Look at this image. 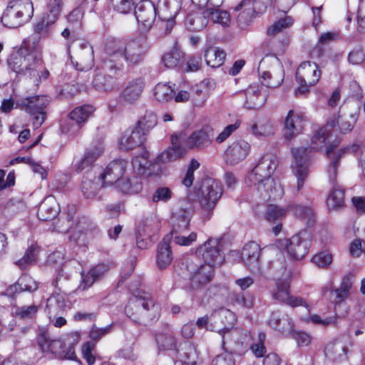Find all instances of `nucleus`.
<instances>
[{
    "instance_id": "obj_3",
    "label": "nucleus",
    "mask_w": 365,
    "mask_h": 365,
    "mask_svg": "<svg viewBox=\"0 0 365 365\" xmlns=\"http://www.w3.org/2000/svg\"><path fill=\"white\" fill-rule=\"evenodd\" d=\"M276 158L271 155L262 156L254 168L245 178V183L250 187H255L263 198L277 199L282 197L283 188L278 180L272 178L276 170Z\"/></svg>"
},
{
    "instance_id": "obj_12",
    "label": "nucleus",
    "mask_w": 365,
    "mask_h": 365,
    "mask_svg": "<svg viewBox=\"0 0 365 365\" xmlns=\"http://www.w3.org/2000/svg\"><path fill=\"white\" fill-rule=\"evenodd\" d=\"M94 110L95 108L91 105L76 107L69 113V120L61 124L62 132L70 135L77 134Z\"/></svg>"
},
{
    "instance_id": "obj_40",
    "label": "nucleus",
    "mask_w": 365,
    "mask_h": 365,
    "mask_svg": "<svg viewBox=\"0 0 365 365\" xmlns=\"http://www.w3.org/2000/svg\"><path fill=\"white\" fill-rule=\"evenodd\" d=\"M346 347L341 341L329 343L324 349L327 357L334 361H342L346 359Z\"/></svg>"
},
{
    "instance_id": "obj_63",
    "label": "nucleus",
    "mask_w": 365,
    "mask_h": 365,
    "mask_svg": "<svg viewBox=\"0 0 365 365\" xmlns=\"http://www.w3.org/2000/svg\"><path fill=\"white\" fill-rule=\"evenodd\" d=\"M115 323L113 322L108 326L99 328L93 324L91 329L89 336L95 341H98L101 339L106 335L112 332Z\"/></svg>"
},
{
    "instance_id": "obj_27",
    "label": "nucleus",
    "mask_w": 365,
    "mask_h": 365,
    "mask_svg": "<svg viewBox=\"0 0 365 365\" xmlns=\"http://www.w3.org/2000/svg\"><path fill=\"white\" fill-rule=\"evenodd\" d=\"M145 86V82L142 78H136L130 81L124 88L121 98L128 103L135 102L140 96Z\"/></svg>"
},
{
    "instance_id": "obj_55",
    "label": "nucleus",
    "mask_w": 365,
    "mask_h": 365,
    "mask_svg": "<svg viewBox=\"0 0 365 365\" xmlns=\"http://www.w3.org/2000/svg\"><path fill=\"white\" fill-rule=\"evenodd\" d=\"M294 21L291 16H286L282 18L272 24L267 29V34L268 36H277L292 26Z\"/></svg>"
},
{
    "instance_id": "obj_41",
    "label": "nucleus",
    "mask_w": 365,
    "mask_h": 365,
    "mask_svg": "<svg viewBox=\"0 0 365 365\" xmlns=\"http://www.w3.org/2000/svg\"><path fill=\"white\" fill-rule=\"evenodd\" d=\"M204 58L207 66L212 68H218L223 64L226 53L223 50L209 47L205 51Z\"/></svg>"
},
{
    "instance_id": "obj_2",
    "label": "nucleus",
    "mask_w": 365,
    "mask_h": 365,
    "mask_svg": "<svg viewBox=\"0 0 365 365\" xmlns=\"http://www.w3.org/2000/svg\"><path fill=\"white\" fill-rule=\"evenodd\" d=\"M148 48L147 40L143 36L129 40L123 48L117 41H108L105 46L108 58L103 61V68L110 72L120 70L121 64L118 61L123 57L128 66H137L143 61Z\"/></svg>"
},
{
    "instance_id": "obj_35",
    "label": "nucleus",
    "mask_w": 365,
    "mask_h": 365,
    "mask_svg": "<svg viewBox=\"0 0 365 365\" xmlns=\"http://www.w3.org/2000/svg\"><path fill=\"white\" fill-rule=\"evenodd\" d=\"M103 186L102 181H99L98 178H96L92 173H86L83 178L81 190L86 198L93 199L96 196L100 187Z\"/></svg>"
},
{
    "instance_id": "obj_58",
    "label": "nucleus",
    "mask_w": 365,
    "mask_h": 365,
    "mask_svg": "<svg viewBox=\"0 0 365 365\" xmlns=\"http://www.w3.org/2000/svg\"><path fill=\"white\" fill-rule=\"evenodd\" d=\"M173 193L172 190L168 187H158L152 195L151 200L153 202H168L172 197Z\"/></svg>"
},
{
    "instance_id": "obj_24",
    "label": "nucleus",
    "mask_w": 365,
    "mask_h": 365,
    "mask_svg": "<svg viewBox=\"0 0 365 365\" xmlns=\"http://www.w3.org/2000/svg\"><path fill=\"white\" fill-rule=\"evenodd\" d=\"M178 138L172 136V146L163 151L155 159L157 163H166L173 162L183 158L187 150L178 144Z\"/></svg>"
},
{
    "instance_id": "obj_17",
    "label": "nucleus",
    "mask_w": 365,
    "mask_h": 365,
    "mask_svg": "<svg viewBox=\"0 0 365 365\" xmlns=\"http://www.w3.org/2000/svg\"><path fill=\"white\" fill-rule=\"evenodd\" d=\"M272 298L282 303H286L292 307L306 306L302 298L290 296L289 284L286 280L277 279L276 287L272 292Z\"/></svg>"
},
{
    "instance_id": "obj_47",
    "label": "nucleus",
    "mask_w": 365,
    "mask_h": 365,
    "mask_svg": "<svg viewBox=\"0 0 365 365\" xmlns=\"http://www.w3.org/2000/svg\"><path fill=\"white\" fill-rule=\"evenodd\" d=\"M289 212V209H288V205L287 207H281L270 204L267 206L264 212V218L269 222H275L284 217Z\"/></svg>"
},
{
    "instance_id": "obj_14",
    "label": "nucleus",
    "mask_w": 365,
    "mask_h": 365,
    "mask_svg": "<svg viewBox=\"0 0 365 365\" xmlns=\"http://www.w3.org/2000/svg\"><path fill=\"white\" fill-rule=\"evenodd\" d=\"M128 166V162L119 159L110 162L98 176V180L102 181V185L118 183L125 173Z\"/></svg>"
},
{
    "instance_id": "obj_60",
    "label": "nucleus",
    "mask_w": 365,
    "mask_h": 365,
    "mask_svg": "<svg viewBox=\"0 0 365 365\" xmlns=\"http://www.w3.org/2000/svg\"><path fill=\"white\" fill-rule=\"evenodd\" d=\"M266 340V334L264 332H259L257 336V341L252 344H250L249 349L256 357H262L266 352L264 342Z\"/></svg>"
},
{
    "instance_id": "obj_8",
    "label": "nucleus",
    "mask_w": 365,
    "mask_h": 365,
    "mask_svg": "<svg viewBox=\"0 0 365 365\" xmlns=\"http://www.w3.org/2000/svg\"><path fill=\"white\" fill-rule=\"evenodd\" d=\"M50 100L47 96H34L19 99L16 108L25 110L34 116L33 125L35 129L41 126L46 118V108Z\"/></svg>"
},
{
    "instance_id": "obj_20",
    "label": "nucleus",
    "mask_w": 365,
    "mask_h": 365,
    "mask_svg": "<svg viewBox=\"0 0 365 365\" xmlns=\"http://www.w3.org/2000/svg\"><path fill=\"white\" fill-rule=\"evenodd\" d=\"M76 61H71L75 65L76 68L79 71H88L94 65V53L92 46L88 43H82L76 51Z\"/></svg>"
},
{
    "instance_id": "obj_19",
    "label": "nucleus",
    "mask_w": 365,
    "mask_h": 365,
    "mask_svg": "<svg viewBox=\"0 0 365 365\" xmlns=\"http://www.w3.org/2000/svg\"><path fill=\"white\" fill-rule=\"evenodd\" d=\"M108 269V265L103 263L94 266L88 272H81L77 291L83 292L88 289L96 282L101 280Z\"/></svg>"
},
{
    "instance_id": "obj_51",
    "label": "nucleus",
    "mask_w": 365,
    "mask_h": 365,
    "mask_svg": "<svg viewBox=\"0 0 365 365\" xmlns=\"http://www.w3.org/2000/svg\"><path fill=\"white\" fill-rule=\"evenodd\" d=\"M155 341L160 350H173L177 347L176 339L170 332L156 334Z\"/></svg>"
},
{
    "instance_id": "obj_37",
    "label": "nucleus",
    "mask_w": 365,
    "mask_h": 365,
    "mask_svg": "<svg viewBox=\"0 0 365 365\" xmlns=\"http://www.w3.org/2000/svg\"><path fill=\"white\" fill-rule=\"evenodd\" d=\"M208 17L205 11L202 13L193 11L188 14L186 16L185 25L190 31H200L207 25Z\"/></svg>"
},
{
    "instance_id": "obj_32",
    "label": "nucleus",
    "mask_w": 365,
    "mask_h": 365,
    "mask_svg": "<svg viewBox=\"0 0 365 365\" xmlns=\"http://www.w3.org/2000/svg\"><path fill=\"white\" fill-rule=\"evenodd\" d=\"M269 326L282 332L284 335H289L292 332L293 324L287 314L280 312H274L269 320Z\"/></svg>"
},
{
    "instance_id": "obj_28",
    "label": "nucleus",
    "mask_w": 365,
    "mask_h": 365,
    "mask_svg": "<svg viewBox=\"0 0 365 365\" xmlns=\"http://www.w3.org/2000/svg\"><path fill=\"white\" fill-rule=\"evenodd\" d=\"M289 212L299 219L307 227H312L316 222L314 209L309 206L292 204L288 205Z\"/></svg>"
},
{
    "instance_id": "obj_57",
    "label": "nucleus",
    "mask_w": 365,
    "mask_h": 365,
    "mask_svg": "<svg viewBox=\"0 0 365 365\" xmlns=\"http://www.w3.org/2000/svg\"><path fill=\"white\" fill-rule=\"evenodd\" d=\"M38 247L36 245H31L26 251L24 255L19 259L16 264L21 267L24 269L26 266L32 264L36 261V255L38 252Z\"/></svg>"
},
{
    "instance_id": "obj_59",
    "label": "nucleus",
    "mask_w": 365,
    "mask_h": 365,
    "mask_svg": "<svg viewBox=\"0 0 365 365\" xmlns=\"http://www.w3.org/2000/svg\"><path fill=\"white\" fill-rule=\"evenodd\" d=\"M191 96L197 103H203L210 96V89L205 88V83H197L191 88Z\"/></svg>"
},
{
    "instance_id": "obj_22",
    "label": "nucleus",
    "mask_w": 365,
    "mask_h": 365,
    "mask_svg": "<svg viewBox=\"0 0 365 365\" xmlns=\"http://www.w3.org/2000/svg\"><path fill=\"white\" fill-rule=\"evenodd\" d=\"M214 266L204 263L192 272L190 284L192 289H199L210 282L214 277Z\"/></svg>"
},
{
    "instance_id": "obj_48",
    "label": "nucleus",
    "mask_w": 365,
    "mask_h": 365,
    "mask_svg": "<svg viewBox=\"0 0 365 365\" xmlns=\"http://www.w3.org/2000/svg\"><path fill=\"white\" fill-rule=\"evenodd\" d=\"M41 38L42 37L34 31L33 34L22 41L19 48L31 53L35 52V54L42 55V48L39 44Z\"/></svg>"
},
{
    "instance_id": "obj_64",
    "label": "nucleus",
    "mask_w": 365,
    "mask_h": 365,
    "mask_svg": "<svg viewBox=\"0 0 365 365\" xmlns=\"http://www.w3.org/2000/svg\"><path fill=\"white\" fill-rule=\"evenodd\" d=\"M348 61L351 65H360L365 60L364 49L360 45H357L351 50L347 57Z\"/></svg>"
},
{
    "instance_id": "obj_34",
    "label": "nucleus",
    "mask_w": 365,
    "mask_h": 365,
    "mask_svg": "<svg viewBox=\"0 0 365 365\" xmlns=\"http://www.w3.org/2000/svg\"><path fill=\"white\" fill-rule=\"evenodd\" d=\"M245 106L247 109H257L266 102L265 96H261L260 87L257 84L250 86L245 91Z\"/></svg>"
},
{
    "instance_id": "obj_44",
    "label": "nucleus",
    "mask_w": 365,
    "mask_h": 365,
    "mask_svg": "<svg viewBox=\"0 0 365 365\" xmlns=\"http://www.w3.org/2000/svg\"><path fill=\"white\" fill-rule=\"evenodd\" d=\"M94 88L100 91H109L115 86V81L110 76L103 74L100 71L96 70L93 81Z\"/></svg>"
},
{
    "instance_id": "obj_45",
    "label": "nucleus",
    "mask_w": 365,
    "mask_h": 365,
    "mask_svg": "<svg viewBox=\"0 0 365 365\" xmlns=\"http://www.w3.org/2000/svg\"><path fill=\"white\" fill-rule=\"evenodd\" d=\"M118 187L121 192L128 194L138 193L143 188L142 182L138 176L122 179L118 183Z\"/></svg>"
},
{
    "instance_id": "obj_13",
    "label": "nucleus",
    "mask_w": 365,
    "mask_h": 365,
    "mask_svg": "<svg viewBox=\"0 0 365 365\" xmlns=\"http://www.w3.org/2000/svg\"><path fill=\"white\" fill-rule=\"evenodd\" d=\"M197 254L202 257L205 263L211 264L214 267L222 264L225 260L219 239H208L197 250Z\"/></svg>"
},
{
    "instance_id": "obj_7",
    "label": "nucleus",
    "mask_w": 365,
    "mask_h": 365,
    "mask_svg": "<svg viewBox=\"0 0 365 365\" xmlns=\"http://www.w3.org/2000/svg\"><path fill=\"white\" fill-rule=\"evenodd\" d=\"M34 15L31 0H11L1 16L2 24L8 28H18L28 22Z\"/></svg>"
},
{
    "instance_id": "obj_53",
    "label": "nucleus",
    "mask_w": 365,
    "mask_h": 365,
    "mask_svg": "<svg viewBox=\"0 0 365 365\" xmlns=\"http://www.w3.org/2000/svg\"><path fill=\"white\" fill-rule=\"evenodd\" d=\"M148 153H145L142 156H136L132 160L133 168L140 175L149 176L151 172L149 170Z\"/></svg>"
},
{
    "instance_id": "obj_36",
    "label": "nucleus",
    "mask_w": 365,
    "mask_h": 365,
    "mask_svg": "<svg viewBox=\"0 0 365 365\" xmlns=\"http://www.w3.org/2000/svg\"><path fill=\"white\" fill-rule=\"evenodd\" d=\"M37 344L39 350L44 356L48 359L56 358L58 349L62 348V343L59 340H49L43 334H40L37 338Z\"/></svg>"
},
{
    "instance_id": "obj_31",
    "label": "nucleus",
    "mask_w": 365,
    "mask_h": 365,
    "mask_svg": "<svg viewBox=\"0 0 365 365\" xmlns=\"http://www.w3.org/2000/svg\"><path fill=\"white\" fill-rule=\"evenodd\" d=\"M212 320L215 323L217 320L221 321L222 326H216V331L221 335L225 331H231L232 327L236 322V317L234 312L227 309H221L212 314Z\"/></svg>"
},
{
    "instance_id": "obj_4",
    "label": "nucleus",
    "mask_w": 365,
    "mask_h": 365,
    "mask_svg": "<svg viewBox=\"0 0 365 365\" xmlns=\"http://www.w3.org/2000/svg\"><path fill=\"white\" fill-rule=\"evenodd\" d=\"M200 205V215L203 222L210 220L214 209L223 194L222 183L213 178H206L194 187Z\"/></svg>"
},
{
    "instance_id": "obj_38",
    "label": "nucleus",
    "mask_w": 365,
    "mask_h": 365,
    "mask_svg": "<svg viewBox=\"0 0 365 365\" xmlns=\"http://www.w3.org/2000/svg\"><path fill=\"white\" fill-rule=\"evenodd\" d=\"M220 2L212 3V6L205 10V14L208 19H210L214 23L219 24L224 27L229 26L230 15L227 11L220 9Z\"/></svg>"
},
{
    "instance_id": "obj_39",
    "label": "nucleus",
    "mask_w": 365,
    "mask_h": 365,
    "mask_svg": "<svg viewBox=\"0 0 365 365\" xmlns=\"http://www.w3.org/2000/svg\"><path fill=\"white\" fill-rule=\"evenodd\" d=\"M336 177V175L335 176L332 175V180L329 179L330 182L333 185L332 190L327 200V205L329 210H336L343 207L344 205V192L339 185H335ZM329 178H330L329 177Z\"/></svg>"
},
{
    "instance_id": "obj_9",
    "label": "nucleus",
    "mask_w": 365,
    "mask_h": 365,
    "mask_svg": "<svg viewBox=\"0 0 365 365\" xmlns=\"http://www.w3.org/2000/svg\"><path fill=\"white\" fill-rule=\"evenodd\" d=\"M251 336L248 331L234 329L222 335L223 350L232 356H241L249 349Z\"/></svg>"
},
{
    "instance_id": "obj_23",
    "label": "nucleus",
    "mask_w": 365,
    "mask_h": 365,
    "mask_svg": "<svg viewBox=\"0 0 365 365\" xmlns=\"http://www.w3.org/2000/svg\"><path fill=\"white\" fill-rule=\"evenodd\" d=\"M104 147L101 143L90 147L85 150L83 157L75 163L73 167L76 172L83 170L93 166L96 160L103 153Z\"/></svg>"
},
{
    "instance_id": "obj_15",
    "label": "nucleus",
    "mask_w": 365,
    "mask_h": 365,
    "mask_svg": "<svg viewBox=\"0 0 365 365\" xmlns=\"http://www.w3.org/2000/svg\"><path fill=\"white\" fill-rule=\"evenodd\" d=\"M251 150V145L244 140H240L230 144L225 152V160L227 164L235 165L247 158Z\"/></svg>"
},
{
    "instance_id": "obj_61",
    "label": "nucleus",
    "mask_w": 365,
    "mask_h": 365,
    "mask_svg": "<svg viewBox=\"0 0 365 365\" xmlns=\"http://www.w3.org/2000/svg\"><path fill=\"white\" fill-rule=\"evenodd\" d=\"M161 222L158 216L152 215L143 220V230L148 235L154 234L160 230Z\"/></svg>"
},
{
    "instance_id": "obj_16",
    "label": "nucleus",
    "mask_w": 365,
    "mask_h": 365,
    "mask_svg": "<svg viewBox=\"0 0 365 365\" xmlns=\"http://www.w3.org/2000/svg\"><path fill=\"white\" fill-rule=\"evenodd\" d=\"M214 135L208 128L192 132L185 140V146L189 150H201L212 144Z\"/></svg>"
},
{
    "instance_id": "obj_11",
    "label": "nucleus",
    "mask_w": 365,
    "mask_h": 365,
    "mask_svg": "<svg viewBox=\"0 0 365 365\" xmlns=\"http://www.w3.org/2000/svg\"><path fill=\"white\" fill-rule=\"evenodd\" d=\"M312 241V232L308 230H302L286 240L287 252L292 259H302L308 253Z\"/></svg>"
},
{
    "instance_id": "obj_49",
    "label": "nucleus",
    "mask_w": 365,
    "mask_h": 365,
    "mask_svg": "<svg viewBox=\"0 0 365 365\" xmlns=\"http://www.w3.org/2000/svg\"><path fill=\"white\" fill-rule=\"evenodd\" d=\"M56 21V20H53L50 16L46 15L34 24V31L42 38L50 36L52 34L53 25Z\"/></svg>"
},
{
    "instance_id": "obj_6",
    "label": "nucleus",
    "mask_w": 365,
    "mask_h": 365,
    "mask_svg": "<svg viewBox=\"0 0 365 365\" xmlns=\"http://www.w3.org/2000/svg\"><path fill=\"white\" fill-rule=\"evenodd\" d=\"M42 55L31 53L19 48L16 53H13L8 60L10 69L17 74L36 77L38 70L42 67Z\"/></svg>"
},
{
    "instance_id": "obj_43",
    "label": "nucleus",
    "mask_w": 365,
    "mask_h": 365,
    "mask_svg": "<svg viewBox=\"0 0 365 365\" xmlns=\"http://www.w3.org/2000/svg\"><path fill=\"white\" fill-rule=\"evenodd\" d=\"M153 95L157 101L165 103L173 99L175 91L169 84L159 83L154 88Z\"/></svg>"
},
{
    "instance_id": "obj_54",
    "label": "nucleus",
    "mask_w": 365,
    "mask_h": 365,
    "mask_svg": "<svg viewBox=\"0 0 365 365\" xmlns=\"http://www.w3.org/2000/svg\"><path fill=\"white\" fill-rule=\"evenodd\" d=\"M65 299V294L61 291L60 288L54 291L47 299L46 309L48 310V314L51 313L52 309H61L64 306Z\"/></svg>"
},
{
    "instance_id": "obj_33",
    "label": "nucleus",
    "mask_w": 365,
    "mask_h": 365,
    "mask_svg": "<svg viewBox=\"0 0 365 365\" xmlns=\"http://www.w3.org/2000/svg\"><path fill=\"white\" fill-rule=\"evenodd\" d=\"M258 0H242L236 7L235 11H239L237 21L240 24H247L252 19L257 9Z\"/></svg>"
},
{
    "instance_id": "obj_46",
    "label": "nucleus",
    "mask_w": 365,
    "mask_h": 365,
    "mask_svg": "<svg viewBox=\"0 0 365 365\" xmlns=\"http://www.w3.org/2000/svg\"><path fill=\"white\" fill-rule=\"evenodd\" d=\"M183 56L182 51L175 46L162 56L161 61L165 67L173 68L181 62Z\"/></svg>"
},
{
    "instance_id": "obj_26",
    "label": "nucleus",
    "mask_w": 365,
    "mask_h": 365,
    "mask_svg": "<svg viewBox=\"0 0 365 365\" xmlns=\"http://www.w3.org/2000/svg\"><path fill=\"white\" fill-rule=\"evenodd\" d=\"M191 214L186 209H178L171 216L172 230L170 234L186 232L189 230Z\"/></svg>"
},
{
    "instance_id": "obj_52",
    "label": "nucleus",
    "mask_w": 365,
    "mask_h": 365,
    "mask_svg": "<svg viewBox=\"0 0 365 365\" xmlns=\"http://www.w3.org/2000/svg\"><path fill=\"white\" fill-rule=\"evenodd\" d=\"M157 125L156 115L152 112H146L138 121L135 128H138L144 136Z\"/></svg>"
},
{
    "instance_id": "obj_42",
    "label": "nucleus",
    "mask_w": 365,
    "mask_h": 365,
    "mask_svg": "<svg viewBox=\"0 0 365 365\" xmlns=\"http://www.w3.org/2000/svg\"><path fill=\"white\" fill-rule=\"evenodd\" d=\"M157 264L163 269L169 266L173 261V253L170 245L165 241L159 243L157 251Z\"/></svg>"
},
{
    "instance_id": "obj_10",
    "label": "nucleus",
    "mask_w": 365,
    "mask_h": 365,
    "mask_svg": "<svg viewBox=\"0 0 365 365\" xmlns=\"http://www.w3.org/2000/svg\"><path fill=\"white\" fill-rule=\"evenodd\" d=\"M320 77L321 71L316 63L309 61L302 62L296 72V80L299 84L296 94L309 92V88L318 83Z\"/></svg>"
},
{
    "instance_id": "obj_1",
    "label": "nucleus",
    "mask_w": 365,
    "mask_h": 365,
    "mask_svg": "<svg viewBox=\"0 0 365 365\" xmlns=\"http://www.w3.org/2000/svg\"><path fill=\"white\" fill-rule=\"evenodd\" d=\"M335 125V119L329 121L313 136L309 147L294 148L292 149L291 152L294 158L292 168L297 180L298 190H300L303 187L304 182L309 175V167L312 158L310 153L312 150L317 151L323 148L324 146H327L326 153L330 160V164L327 167V173L331 180H332V174L335 176L336 173H337L339 162L344 153L351 149L353 152L357 150L358 146L353 145L351 148H341L336 152L334 151V149L340 143L339 139H333V132Z\"/></svg>"
},
{
    "instance_id": "obj_56",
    "label": "nucleus",
    "mask_w": 365,
    "mask_h": 365,
    "mask_svg": "<svg viewBox=\"0 0 365 365\" xmlns=\"http://www.w3.org/2000/svg\"><path fill=\"white\" fill-rule=\"evenodd\" d=\"M200 163L195 158H192L187 168V170L182 178L181 182L186 188H190L193 185L195 180L194 173L200 168Z\"/></svg>"
},
{
    "instance_id": "obj_5",
    "label": "nucleus",
    "mask_w": 365,
    "mask_h": 365,
    "mask_svg": "<svg viewBox=\"0 0 365 365\" xmlns=\"http://www.w3.org/2000/svg\"><path fill=\"white\" fill-rule=\"evenodd\" d=\"M130 284L129 289L133 296L125 307V313L128 317L136 323H141L145 319L153 320L155 314L158 312L159 307L155 305L154 300L149 293L141 292L137 286Z\"/></svg>"
},
{
    "instance_id": "obj_25",
    "label": "nucleus",
    "mask_w": 365,
    "mask_h": 365,
    "mask_svg": "<svg viewBox=\"0 0 365 365\" xmlns=\"http://www.w3.org/2000/svg\"><path fill=\"white\" fill-rule=\"evenodd\" d=\"M144 140V137L138 128H129L122 135L119 147L124 150H133L140 145Z\"/></svg>"
},
{
    "instance_id": "obj_29",
    "label": "nucleus",
    "mask_w": 365,
    "mask_h": 365,
    "mask_svg": "<svg viewBox=\"0 0 365 365\" xmlns=\"http://www.w3.org/2000/svg\"><path fill=\"white\" fill-rule=\"evenodd\" d=\"M37 288L36 282L31 276L22 274L15 284L6 289L5 294L13 297L15 294L22 292H34Z\"/></svg>"
},
{
    "instance_id": "obj_21",
    "label": "nucleus",
    "mask_w": 365,
    "mask_h": 365,
    "mask_svg": "<svg viewBox=\"0 0 365 365\" xmlns=\"http://www.w3.org/2000/svg\"><path fill=\"white\" fill-rule=\"evenodd\" d=\"M135 16L139 24L149 28L157 16L156 8L151 1H141L135 8Z\"/></svg>"
},
{
    "instance_id": "obj_50",
    "label": "nucleus",
    "mask_w": 365,
    "mask_h": 365,
    "mask_svg": "<svg viewBox=\"0 0 365 365\" xmlns=\"http://www.w3.org/2000/svg\"><path fill=\"white\" fill-rule=\"evenodd\" d=\"M38 309L39 306L34 304L31 305L16 306L12 314L15 317L20 319L29 320L36 317Z\"/></svg>"
},
{
    "instance_id": "obj_18",
    "label": "nucleus",
    "mask_w": 365,
    "mask_h": 365,
    "mask_svg": "<svg viewBox=\"0 0 365 365\" xmlns=\"http://www.w3.org/2000/svg\"><path fill=\"white\" fill-rule=\"evenodd\" d=\"M305 123V116L302 113L290 110L284 120L285 139L290 140L301 133Z\"/></svg>"
},
{
    "instance_id": "obj_62",
    "label": "nucleus",
    "mask_w": 365,
    "mask_h": 365,
    "mask_svg": "<svg viewBox=\"0 0 365 365\" xmlns=\"http://www.w3.org/2000/svg\"><path fill=\"white\" fill-rule=\"evenodd\" d=\"M230 299L234 304L243 308L250 309L253 306V297L248 294L234 293Z\"/></svg>"
},
{
    "instance_id": "obj_30",
    "label": "nucleus",
    "mask_w": 365,
    "mask_h": 365,
    "mask_svg": "<svg viewBox=\"0 0 365 365\" xmlns=\"http://www.w3.org/2000/svg\"><path fill=\"white\" fill-rule=\"evenodd\" d=\"M60 207L53 197H47L40 204L38 210V217L41 221L53 220L59 213Z\"/></svg>"
}]
</instances>
